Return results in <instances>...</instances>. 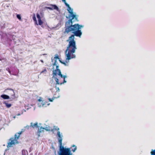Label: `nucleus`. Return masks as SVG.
<instances>
[{"instance_id": "26", "label": "nucleus", "mask_w": 155, "mask_h": 155, "mask_svg": "<svg viewBox=\"0 0 155 155\" xmlns=\"http://www.w3.org/2000/svg\"><path fill=\"white\" fill-rule=\"evenodd\" d=\"M55 87H56V89H57V91H59V90H60V89H59V88L58 87H57V86H55Z\"/></svg>"}, {"instance_id": "3", "label": "nucleus", "mask_w": 155, "mask_h": 155, "mask_svg": "<svg viewBox=\"0 0 155 155\" xmlns=\"http://www.w3.org/2000/svg\"><path fill=\"white\" fill-rule=\"evenodd\" d=\"M58 135L59 137L58 139L59 147V155H72V153H71V148H65L62 146V139L59 132H58Z\"/></svg>"}, {"instance_id": "10", "label": "nucleus", "mask_w": 155, "mask_h": 155, "mask_svg": "<svg viewBox=\"0 0 155 155\" xmlns=\"http://www.w3.org/2000/svg\"><path fill=\"white\" fill-rule=\"evenodd\" d=\"M30 126L31 127L33 128H35V127L37 128L38 127L37 122H36L34 124H33L32 123H31Z\"/></svg>"}, {"instance_id": "2", "label": "nucleus", "mask_w": 155, "mask_h": 155, "mask_svg": "<svg viewBox=\"0 0 155 155\" xmlns=\"http://www.w3.org/2000/svg\"><path fill=\"white\" fill-rule=\"evenodd\" d=\"M59 66H56V69L53 71V78H54L56 82V84L61 85L66 82L65 78L66 76L63 75L60 70L58 69Z\"/></svg>"}, {"instance_id": "7", "label": "nucleus", "mask_w": 155, "mask_h": 155, "mask_svg": "<svg viewBox=\"0 0 155 155\" xmlns=\"http://www.w3.org/2000/svg\"><path fill=\"white\" fill-rule=\"evenodd\" d=\"M50 6V7H48V8L50 10H53L55 9L57 10H58V7L55 5L50 4L49 5Z\"/></svg>"}, {"instance_id": "23", "label": "nucleus", "mask_w": 155, "mask_h": 155, "mask_svg": "<svg viewBox=\"0 0 155 155\" xmlns=\"http://www.w3.org/2000/svg\"><path fill=\"white\" fill-rule=\"evenodd\" d=\"M46 104L48 105H49V104L48 103V102H44V103H43V106H44V104Z\"/></svg>"}, {"instance_id": "21", "label": "nucleus", "mask_w": 155, "mask_h": 155, "mask_svg": "<svg viewBox=\"0 0 155 155\" xmlns=\"http://www.w3.org/2000/svg\"><path fill=\"white\" fill-rule=\"evenodd\" d=\"M54 58L55 59H60V58H59L58 56V55H56L55 56Z\"/></svg>"}, {"instance_id": "27", "label": "nucleus", "mask_w": 155, "mask_h": 155, "mask_svg": "<svg viewBox=\"0 0 155 155\" xmlns=\"http://www.w3.org/2000/svg\"><path fill=\"white\" fill-rule=\"evenodd\" d=\"M59 61L60 62V63H61L62 64V63L63 62H62V61H61V60H60V59H59Z\"/></svg>"}, {"instance_id": "18", "label": "nucleus", "mask_w": 155, "mask_h": 155, "mask_svg": "<svg viewBox=\"0 0 155 155\" xmlns=\"http://www.w3.org/2000/svg\"><path fill=\"white\" fill-rule=\"evenodd\" d=\"M67 60L66 59V60L65 61L66 62V63L65 62H63V63H62V64H64L65 66H68V63L67 62Z\"/></svg>"}, {"instance_id": "8", "label": "nucleus", "mask_w": 155, "mask_h": 155, "mask_svg": "<svg viewBox=\"0 0 155 155\" xmlns=\"http://www.w3.org/2000/svg\"><path fill=\"white\" fill-rule=\"evenodd\" d=\"M37 17L38 19V24L39 25H41L43 24V22L42 21L40 15L38 14H37Z\"/></svg>"}, {"instance_id": "6", "label": "nucleus", "mask_w": 155, "mask_h": 155, "mask_svg": "<svg viewBox=\"0 0 155 155\" xmlns=\"http://www.w3.org/2000/svg\"><path fill=\"white\" fill-rule=\"evenodd\" d=\"M44 130H45L47 131L49 130H48L42 127H40V129H38V131L36 133V135L38 136V137H39L40 136V133H41L44 132Z\"/></svg>"}, {"instance_id": "28", "label": "nucleus", "mask_w": 155, "mask_h": 155, "mask_svg": "<svg viewBox=\"0 0 155 155\" xmlns=\"http://www.w3.org/2000/svg\"><path fill=\"white\" fill-rule=\"evenodd\" d=\"M40 61H41L42 63H43V62H44V61H43L42 60H40Z\"/></svg>"}, {"instance_id": "12", "label": "nucleus", "mask_w": 155, "mask_h": 155, "mask_svg": "<svg viewBox=\"0 0 155 155\" xmlns=\"http://www.w3.org/2000/svg\"><path fill=\"white\" fill-rule=\"evenodd\" d=\"M1 97L5 99H7L9 98V96L5 94L2 95Z\"/></svg>"}, {"instance_id": "11", "label": "nucleus", "mask_w": 155, "mask_h": 155, "mask_svg": "<svg viewBox=\"0 0 155 155\" xmlns=\"http://www.w3.org/2000/svg\"><path fill=\"white\" fill-rule=\"evenodd\" d=\"M58 130V131L57 132V133H58V132H60L59 131H58V130H59V128H58L57 127H54V129H52V130H51V131H53V130ZM60 134V135H61V138H62V137H63V136L61 135ZM57 135H58V134H57ZM58 139H59V137L58 136Z\"/></svg>"}, {"instance_id": "1", "label": "nucleus", "mask_w": 155, "mask_h": 155, "mask_svg": "<svg viewBox=\"0 0 155 155\" xmlns=\"http://www.w3.org/2000/svg\"><path fill=\"white\" fill-rule=\"evenodd\" d=\"M77 21L72 19H69L65 23V30L64 33L68 34L71 31H72L74 34L70 36L67 41L68 42L67 48L66 51V59L70 60L75 58L76 56L74 53L77 49L76 42L74 40L75 36L80 37L82 34V32L80 29L83 26L79 25L78 24H75L73 25V23Z\"/></svg>"}, {"instance_id": "24", "label": "nucleus", "mask_w": 155, "mask_h": 155, "mask_svg": "<svg viewBox=\"0 0 155 155\" xmlns=\"http://www.w3.org/2000/svg\"><path fill=\"white\" fill-rule=\"evenodd\" d=\"M56 62H57V60H55L54 62V63L53 64V65L54 66V65H56Z\"/></svg>"}, {"instance_id": "13", "label": "nucleus", "mask_w": 155, "mask_h": 155, "mask_svg": "<svg viewBox=\"0 0 155 155\" xmlns=\"http://www.w3.org/2000/svg\"><path fill=\"white\" fill-rule=\"evenodd\" d=\"M17 17L20 21L21 20V17L20 15L17 14Z\"/></svg>"}, {"instance_id": "19", "label": "nucleus", "mask_w": 155, "mask_h": 155, "mask_svg": "<svg viewBox=\"0 0 155 155\" xmlns=\"http://www.w3.org/2000/svg\"><path fill=\"white\" fill-rule=\"evenodd\" d=\"M6 70L7 71H8L10 74H11V71H10V69L9 68H6Z\"/></svg>"}, {"instance_id": "14", "label": "nucleus", "mask_w": 155, "mask_h": 155, "mask_svg": "<svg viewBox=\"0 0 155 155\" xmlns=\"http://www.w3.org/2000/svg\"><path fill=\"white\" fill-rule=\"evenodd\" d=\"M151 155H155V149L154 150H152L150 152Z\"/></svg>"}, {"instance_id": "16", "label": "nucleus", "mask_w": 155, "mask_h": 155, "mask_svg": "<svg viewBox=\"0 0 155 155\" xmlns=\"http://www.w3.org/2000/svg\"><path fill=\"white\" fill-rule=\"evenodd\" d=\"M12 105L11 104L6 103V106L8 108H9L11 107Z\"/></svg>"}, {"instance_id": "5", "label": "nucleus", "mask_w": 155, "mask_h": 155, "mask_svg": "<svg viewBox=\"0 0 155 155\" xmlns=\"http://www.w3.org/2000/svg\"><path fill=\"white\" fill-rule=\"evenodd\" d=\"M62 1L68 8V11L70 14V15L69 16V17L70 18L71 17V18H70L69 19H72V21L75 20L77 21H78V16L74 14L73 12V9L71 8L70 7L69 5L66 2L65 0H62Z\"/></svg>"}, {"instance_id": "15", "label": "nucleus", "mask_w": 155, "mask_h": 155, "mask_svg": "<svg viewBox=\"0 0 155 155\" xmlns=\"http://www.w3.org/2000/svg\"><path fill=\"white\" fill-rule=\"evenodd\" d=\"M21 155H26V151L25 150H22L21 152Z\"/></svg>"}, {"instance_id": "31", "label": "nucleus", "mask_w": 155, "mask_h": 155, "mask_svg": "<svg viewBox=\"0 0 155 155\" xmlns=\"http://www.w3.org/2000/svg\"><path fill=\"white\" fill-rule=\"evenodd\" d=\"M28 128H29V126H28Z\"/></svg>"}, {"instance_id": "4", "label": "nucleus", "mask_w": 155, "mask_h": 155, "mask_svg": "<svg viewBox=\"0 0 155 155\" xmlns=\"http://www.w3.org/2000/svg\"><path fill=\"white\" fill-rule=\"evenodd\" d=\"M25 131V130L22 129L21 131L17 133L15 135L14 138L11 137L9 140V142L8 143L7 147H11L12 145L15 144L16 143H18V139L21 135L23 132Z\"/></svg>"}, {"instance_id": "20", "label": "nucleus", "mask_w": 155, "mask_h": 155, "mask_svg": "<svg viewBox=\"0 0 155 155\" xmlns=\"http://www.w3.org/2000/svg\"><path fill=\"white\" fill-rule=\"evenodd\" d=\"M54 98H52V99H51V98H48V100L50 102H52L53 100H54Z\"/></svg>"}, {"instance_id": "17", "label": "nucleus", "mask_w": 155, "mask_h": 155, "mask_svg": "<svg viewBox=\"0 0 155 155\" xmlns=\"http://www.w3.org/2000/svg\"><path fill=\"white\" fill-rule=\"evenodd\" d=\"M33 19L34 21L35 22L37 25H38V24H37V21L35 17V16H33Z\"/></svg>"}, {"instance_id": "25", "label": "nucleus", "mask_w": 155, "mask_h": 155, "mask_svg": "<svg viewBox=\"0 0 155 155\" xmlns=\"http://www.w3.org/2000/svg\"><path fill=\"white\" fill-rule=\"evenodd\" d=\"M7 90L12 91L13 92V93H14V90L13 89L11 88H7Z\"/></svg>"}, {"instance_id": "30", "label": "nucleus", "mask_w": 155, "mask_h": 155, "mask_svg": "<svg viewBox=\"0 0 155 155\" xmlns=\"http://www.w3.org/2000/svg\"><path fill=\"white\" fill-rule=\"evenodd\" d=\"M38 101H41V100L40 99H39Z\"/></svg>"}, {"instance_id": "9", "label": "nucleus", "mask_w": 155, "mask_h": 155, "mask_svg": "<svg viewBox=\"0 0 155 155\" xmlns=\"http://www.w3.org/2000/svg\"><path fill=\"white\" fill-rule=\"evenodd\" d=\"M70 148H71V151L74 152L77 150V147L74 145H73Z\"/></svg>"}, {"instance_id": "29", "label": "nucleus", "mask_w": 155, "mask_h": 155, "mask_svg": "<svg viewBox=\"0 0 155 155\" xmlns=\"http://www.w3.org/2000/svg\"><path fill=\"white\" fill-rule=\"evenodd\" d=\"M21 114H17V115H20Z\"/></svg>"}, {"instance_id": "22", "label": "nucleus", "mask_w": 155, "mask_h": 155, "mask_svg": "<svg viewBox=\"0 0 155 155\" xmlns=\"http://www.w3.org/2000/svg\"><path fill=\"white\" fill-rule=\"evenodd\" d=\"M47 70L46 69H45L44 70L41 71V73H42L45 72H46Z\"/></svg>"}]
</instances>
